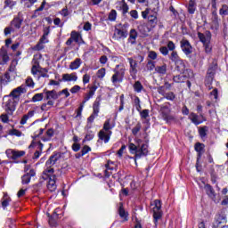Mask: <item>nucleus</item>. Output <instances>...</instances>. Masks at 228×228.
Returning <instances> with one entry per match:
<instances>
[{"mask_svg":"<svg viewBox=\"0 0 228 228\" xmlns=\"http://www.w3.org/2000/svg\"><path fill=\"white\" fill-rule=\"evenodd\" d=\"M143 141L142 139H136L135 144L133 142H130L128 144V151L130 154H134V157H128L129 159H134L135 165L136 159H141V158H145V156H149V140H146V142L143 143Z\"/></svg>","mask_w":228,"mask_h":228,"instance_id":"obj_1","label":"nucleus"},{"mask_svg":"<svg viewBox=\"0 0 228 228\" xmlns=\"http://www.w3.org/2000/svg\"><path fill=\"white\" fill-rule=\"evenodd\" d=\"M61 158V153L54 152L52 156H50L49 159L45 163L46 169L44 170V175H53L54 174L53 165H56V161Z\"/></svg>","mask_w":228,"mask_h":228,"instance_id":"obj_2","label":"nucleus"},{"mask_svg":"<svg viewBox=\"0 0 228 228\" xmlns=\"http://www.w3.org/2000/svg\"><path fill=\"white\" fill-rule=\"evenodd\" d=\"M160 117L167 122V124H170V122H174L175 120V117L171 115L172 110L170 109V103H166L164 105H160Z\"/></svg>","mask_w":228,"mask_h":228,"instance_id":"obj_3","label":"nucleus"},{"mask_svg":"<svg viewBox=\"0 0 228 228\" xmlns=\"http://www.w3.org/2000/svg\"><path fill=\"white\" fill-rule=\"evenodd\" d=\"M127 28H129V24H118L114 30V40H121V38H127Z\"/></svg>","mask_w":228,"mask_h":228,"instance_id":"obj_4","label":"nucleus"},{"mask_svg":"<svg viewBox=\"0 0 228 228\" xmlns=\"http://www.w3.org/2000/svg\"><path fill=\"white\" fill-rule=\"evenodd\" d=\"M120 65H117L113 69L114 74L111 77V81L113 85H117V83H122L124 81V76H126V69L124 67L120 68Z\"/></svg>","mask_w":228,"mask_h":228,"instance_id":"obj_5","label":"nucleus"},{"mask_svg":"<svg viewBox=\"0 0 228 228\" xmlns=\"http://www.w3.org/2000/svg\"><path fill=\"white\" fill-rule=\"evenodd\" d=\"M152 208V213H153V218H154V224L155 225L158 224V221L161 220V217L163 216V211L161 210V201L159 200H155Z\"/></svg>","mask_w":228,"mask_h":228,"instance_id":"obj_6","label":"nucleus"},{"mask_svg":"<svg viewBox=\"0 0 228 228\" xmlns=\"http://www.w3.org/2000/svg\"><path fill=\"white\" fill-rule=\"evenodd\" d=\"M101 96H98L93 105V114L87 118V122H90L92 124L94 120H95L96 117H99V110L101 108Z\"/></svg>","mask_w":228,"mask_h":228,"instance_id":"obj_7","label":"nucleus"},{"mask_svg":"<svg viewBox=\"0 0 228 228\" xmlns=\"http://www.w3.org/2000/svg\"><path fill=\"white\" fill-rule=\"evenodd\" d=\"M26 92H28V87H26V85H21L17 88H14L11 92L10 96L19 102L20 101V95L26 94Z\"/></svg>","mask_w":228,"mask_h":228,"instance_id":"obj_8","label":"nucleus"},{"mask_svg":"<svg viewBox=\"0 0 228 228\" xmlns=\"http://www.w3.org/2000/svg\"><path fill=\"white\" fill-rule=\"evenodd\" d=\"M28 149H37L35 153L33 159H38L42 156V151H44V144L41 142H32L28 146Z\"/></svg>","mask_w":228,"mask_h":228,"instance_id":"obj_9","label":"nucleus"},{"mask_svg":"<svg viewBox=\"0 0 228 228\" xmlns=\"http://www.w3.org/2000/svg\"><path fill=\"white\" fill-rule=\"evenodd\" d=\"M5 154L9 159H19V158H22L26 154V151L8 149L5 151Z\"/></svg>","mask_w":228,"mask_h":228,"instance_id":"obj_10","label":"nucleus"},{"mask_svg":"<svg viewBox=\"0 0 228 228\" xmlns=\"http://www.w3.org/2000/svg\"><path fill=\"white\" fill-rule=\"evenodd\" d=\"M127 60L130 65V76H132L133 79H136V74L138 73V61H134L133 58H127Z\"/></svg>","mask_w":228,"mask_h":228,"instance_id":"obj_11","label":"nucleus"},{"mask_svg":"<svg viewBox=\"0 0 228 228\" xmlns=\"http://www.w3.org/2000/svg\"><path fill=\"white\" fill-rule=\"evenodd\" d=\"M181 49L188 56L189 54H191L193 53V47H191V45L190 44V41L186 39H183L181 42Z\"/></svg>","mask_w":228,"mask_h":228,"instance_id":"obj_12","label":"nucleus"},{"mask_svg":"<svg viewBox=\"0 0 228 228\" xmlns=\"http://www.w3.org/2000/svg\"><path fill=\"white\" fill-rule=\"evenodd\" d=\"M17 104H19V102L14 98L8 100L5 104V111H7V113H13L15 108H17Z\"/></svg>","mask_w":228,"mask_h":228,"instance_id":"obj_13","label":"nucleus"},{"mask_svg":"<svg viewBox=\"0 0 228 228\" xmlns=\"http://www.w3.org/2000/svg\"><path fill=\"white\" fill-rule=\"evenodd\" d=\"M10 61V56L8 55V50L2 46L0 49V65H6Z\"/></svg>","mask_w":228,"mask_h":228,"instance_id":"obj_14","label":"nucleus"},{"mask_svg":"<svg viewBox=\"0 0 228 228\" xmlns=\"http://www.w3.org/2000/svg\"><path fill=\"white\" fill-rule=\"evenodd\" d=\"M112 134H113V132H108L106 130L102 129L98 133V138L99 140H102V142H104V143H108Z\"/></svg>","mask_w":228,"mask_h":228,"instance_id":"obj_15","label":"nucleus"},{"mask_svg":"<svg viewBox=\"0 0 228 228\" xmlns=\"http://www.w3.org/2000/svg\"><path fill=\"white\" fill-rule=\"evenodd\" d=\"M198 38L203 43V45L211 42V32L207 30L205 33L199 32Z\"/></svg>","mask_w":228,"mask_h":228,"instance_id":"obj_16","label":"nucleus"},{"mask_svg":"<svg viewBox=\"0 0 228 228\" xmlns=\"http://www.w3.org/2000/svg\"><path fill=\"white\" fill-rule=\"evenodd\" d=\"M46 177H48L49 181H48V184H47V189L49 190V191H56V175H46Z\"/></svg>","mask_w":228,"mask_h":228,"instance_id":"obj_17","label":"nucleus"},{"mask_svg":"<svg viewBox=\"0 0 228 228\" xmlns=\"http://www.w3.org/2000/svg\"><path fill=\"white\" fill-rule=\"evenodd\" d=\"M22 22H24V20L19 16H15L12 20L10 22V25L15 31L17 29H20L22 27Z\"/></svg>","mask_w":228,"mask_h":228,"instance_id":"obj_18","label":"nucleus"},{"mask_svg":"<svg viewBox=\"0 0 228 228\" xmlns=\"http://www.w3.org/2000/svg\"><path fill=\"white\" fill-rule=\"evenodd\" d=\"M35 175H37L35 169H30L27 174L21 176V183L29 184V183H31V177H35Z\"/></svg>","mask_w":228,"mask_h":228,"instance_id":"obj_19","label":"nucleus"},{"mask_svg":"<svg viewBox=\"0 0 228 228\" xmlns=\"http://www.w3.org/2000/svg\"><path fill=\"white\" fill-rule=\"evenodd\" d=\"M227 223V216L225 214H219L216 216V221L213 224L214 228H220V224Z\"/></svg>","mask_w":228,"mask_h":228,"instance_id":"obj_20","label":"nucleus"},{"mask_svg":"<svg viewBox=\"0 0 228 228\" xmlns=\"http://www.w3.org/2000/svg\"><path fill=\"white\" fill-rule=\"evenodd\" d=\"M189 118L195 126H199L202 124V122H206V120H204V118H202L200 115H197L195 112H191Z\"/></svg>","mask_w":228,"mask_h":228,"instance_id":"obj_21","label":"nucleus"},{"mask_svg":"<svg viewBox=\"0 0 228 228\" xmlns=\"http://www.w3.org/2000/svg\"><path fill=\"white\" fill-rule=\"evenodd\" d=\"M211 20V29H216V31H218V28H220V22L218 21V14L216 13V11L212 12Z\"/></svg>","mask_w":228,"mask_h":228,"instance_id":"obj_22","label":"nucleus"},{"mask_svg":"<svg viewBox=\"0 0 228 228\" xmlns=\"http://www.w3.org/2000/svg\"><path fill=\"white\" fill-rule=\"evenodd\" d=\"M117 10L122 11L123 15H126L129 12V5L126 3V0H121L117 3Z\"/></svg>","mask_w":228,"mask_h":228,"instance_id":"obj_23","label":"nucleus"},{"mask_svg":"<svg viewBox=\"0 0 228 228\" xmlns=\"http://www.w3.org/2000/svg\"><path fill=\"white\" fill-rule=\"evenodd\" d=\"M204 143H200V142H197L194 146V149L196 151V152H198V158H197V165H199V160L200 159V158H202V154L204 153Z\"/></svg>","mask_w":228,"mask_h":228,"instance_id":"obj_24","label":"nucleus"},{"mask_svg":"<svg viewBox=\"0 0 228 228\" xmlns=\"http://www.w3.org/2000/svg\"><path fill=\"white\" fill-rule=\"evenodd\" d=\"M205 191L207 195H208V197L212 199V200H214V202L216 201V193L215 192V189H213V186H211L210 184L205 185Z\"/></svg>","mask_w":228,"mask_h":228,"instance_id":"obj_25","label":"nucleus"},{"mask_svg":"<svg viewBox=\"0 0 228 228\" xmlns=\"http://www.w3.org/2000/svg\"><path fill=\"white\" fill-rule=\"evenodd\" d=\"M170 88H172V85H170L168 82H166L164 86H159L157 88V92L159 94V95L164 97L167 94V90H170Z\"/></svg>","mask_w":228,"mask_h":228,"instance_id":"obj_26","label":"nucleus"},{"mask_svg":"<svg viewBox=\"0 0 228 228\" xmlns=\"http://www.w3.org/2000/svg\"><path fill=\"white\" fill-rule=\"evenodd\" d=\"M97 90L96 86H93L90 88L89 93H87L85 97L84 100L82 102V104L85 106V104H86V102H88L89 99H92V97H94V95H95V91Z\"/></svg>","mask_w":228,"mask_h":228,"instance_id":"obj_27","label":"nucleus"},{"mask_svg":"<svg viewBox=\"0 0 228 228\" xmlns=\"http://www.w3.org/2000/svg\"><path fill=\"white\" fill-rule=\"evenodd\" d=\"M139 32L142 35V37H148L149 33H151V28L145 23L138 26Z\"/></svg>","mask_w":228,"mask_h":228,"instance_id":"obj_28","label":"nucleus"},{"mask_svg":"<svg viewBox=\"0 0 228 228\" xmlns=\"http://www.w3.org/2000/svg\"><path fill=\"white\" fill-rule=\"evenodd\" d=\"M45 99L46 101H51L53 99V101H56L58 97H60L59 93L56 92V90H52V91H46L45 92Z\"/></svg>","mask_w":228,"mask_h":228,"instance_id":"obj_29","label":"nucleus"},{"mask_svg":"<svg viewBox=\"0 0 228 228\" xmlns=\"http://www.w3.org/2000/svg\"><path fill=\"white\" fill-rule=\"evenodd\" d=\"M70 37L76 44H81V42H83V37L81 36V34L79 32H77L76 30L71 31Z\"/></svg>","mask_w":228,"mask_h":228,"instance_id":"obj_30","label":"nucleus"},{"mask_svg":"<svg viewBox=\"0 0 228 228\" xmlns=\"http://www.w3.org/2000/svg\"><path fill=\"white\" fill-rule=\"evenodd\" d=\"M70 37L76 44H81V42H83V37L81 36V34L79 32H77L76 30L71 31Z\"/></svg>","mask_w":228,"mask_h":228,"instance_id":"obj_31","label":"nucleus"},{"mask_svg":"<svg viewBox=\"0 0 228 228\" xmlns=\"http://www.w3.org/2000/svg\"><path fill=\"white\" fill-rule=\"evenodd\" d=\"M60 81H64V82H67V81H77V75L76 73H71V74L66 73V74H63L62 75V79L60 80Z\"/></svg>","mask_w":228,"mask_h":228,"instance_id":"obj_32","label":"nucleus"},{"mask_svg":"<svg viewBox=\"0 0 228 228\" xmlns=\"http://www.w3.org/2000/svg\"><path fill=\"white\" fill-rule=\"evenodd\" d=\"M42 72H49V69L46 68H42L40 66H32L31 74L37 76V74H42Z\"/></svg>","mask_w":228,"mask_h":228,"instance_id":"obj_33","label":"nucleus"},{"mask_svg":"<svg viewBox=\"0 0 228 228\" xmlns=\"http://www.w3.org/2000/svg\"><path fill=\"white\" fill-rule=\"evenodd\" d=\"M10 73L5 72L4 75H0V85L1 86H6L10 83Z\"/></svg>","mask_w":228,"mask_h":228,"instance_id":"obj_34","label":"nucleus"},{"mask_svg":"<svg viewBox=\"0 0 228 228\" xmlns=\"http://www.w3.org/2000/svg\"><path fill=\"white\" fill-rule=\"evenodd\" d=\"M118 213L120 216V218L123 219V222H127V213H126V209H124V204L119 203V208L118 210Z\"/></svg>","mask_w":228,"mask_h":228,"instance_id":"obj_35","label":"nucleus"},{"mask_svg":"<svg viewBox=\"0 0 228 228\" xmlns=\"http://www.w3.org/2000/svg\"><path fill=\"white\" fill-rule=\"evenodd\" d=\"M81 63H83V61H81V59H79V58L75 59L69 64L70 70H77V69H79V67H81Z\"/></svg>","mask_w":228,"mask_h":228,"instance_id":"obj_36","label":"nucleus"},{"mask_svg":"<svg viewBox=\"0 0 228 228\" xmlns=\"http://www.w3.org/2000/svg\"><path fill=\"white\" fill-rule=\"evenodd\" d=\"M136 38H138V32L134 28L130 30V36L128 41L130 44L134 45L136 44Z\"/></svg>","mask_w":228,"mask_h":228,"instance_id":"obj_37","label":"nucleus"},{"mask_svg":"<svg viewBox=\"0 0 228 228\" xmlns=\"http://www.w3.org/2000/svg\"><path fill=\"white\" fill-rule=\"evenodd\" d=\"M175 65L176 70H178V72H183L186 69L184 61H183L182 59H180L178 61L175 62Z\"/></svg>","mask_w":228,"mask_h":228,"instance_id":"obj_38","label":"nucleus"},{"mask_svg":"<svg viewBox=\"0 0 228 228\" xmlns=\"http://www.w3.org/2000/svg\"><path fill=\"white\" fill-rule=\"evenodd\" d=\"M113 127H115V125H111V119H107L104 122L103 127L102 128V130L108 131V132H112L111 129H113Z\"/></svg>","mask_w":228,"mask_h":228,"instance_id":"obj_39","label":"nucleus"},{"mask_svg":"<svg viewBox=\"0 0 228 228\" xmlns=\"http://www.w3.org/2000/svg\"><path fill=\"white\" fill-rule=\"evenodd\" d=\"M40 60H42V54H35L32 60V66L40 67Z\"/></svg>","mask_w":228,"mask_h":228,"instance_id":"obj_40","label":"nucleus"},{"mask_svg":"<svg viewBox=\"0 0 228 228\" xmlns=\"http://www.w3.org/2000/svg\"><path fill=\"white\" fill-rule=\"evenodd\" d=\"M4 10H6L7 8L13 10V6H15V4H17V2L13 1V0H4Z\"/></svg>","mask_w":228,"mask_h":228,"instance_id":"obj_41","label":"nucleus"},{"mask_svg":"<svg viewBox=\"0 0 228 228\" xmlns=\"http://www.w3.org/2000/svg\"><path fill=\"white\" fill-rule=\"evenodd\" d=\"M155 71L161 76H165V74H167V64H163L162 66H157L155 68Z\"/></svg>","mask_w":228,"mask_h":228,"instance_id":"obj_42","label":"nucleus"},{"mask_svg":"<svg viewBox=\"0 0 228 228\" xmlns=\"http://www.w3.org/2000/svg\"><path fill=\"white\" fill-rule=\"evenodd\" d=\"M216 69H217L216 65L209 67L208 71H207L206 76L215 78V74H216Z\"/></svg>","mask_w":228,"mask_h":228,"instance_id":"obj_43","label":"nucleus"},{"mask_svg":"<svg viewBox=\"0 0 228 228\" xmlns=\"http://www.w3.org/2000/svg\"><path fill=\"white\" fill-rule=\"evenodd\" d=\"M182 74H183V77H188L189 79H191L195 77V75L193 74V70L191 69H185L184 70L182 71Z\"/></svg>","mask_w":228,"mask_h":228,"instance_id":"obj_44","label":"nucleus"},{"mask_svg":"<svg viewBox=\"0 0 228 228\" xmlns=\"http://www.w3.org/2000/svg\"><path fill=\"white\" fill-rule=\"evenodd\" d=\"M134 90L136 92V94H142V91L143 90V85H142V82L135 81L134 84Z\"/></svg>","mask_w":228,"mask_h":228,"instance_id":"obj_45","label":"nucleus"},{"mask_svg":"<svg viewBox=\"0 0 228 228\" xmlns=\"http://www.w3.org/2000/svg\"><path fill=\"white\" fill-rule=\"evenodd\" d=\"M208 131H209V127L208 126H201L199 128V134L200 138H206L208 136Z\"/></svg>","mask_w":228,"mask_h":228,"instance_id":"obj_46","label":"nucleus"},{"mask_svg":"<svg viewBox=\"0 0 228 228\" xmlns=\"http://www.w3.org/2000/svg\"><path fill=\"white\" fill-rule=\"evenodd\" d=\"M215 78H213V77H208L206 75L205 77V86H207V88H208V90H213V86H211V85H213V80Z\"/></svg>","mask_w":228,"mask_h":228,"instance_id":"obj_47","label":"nucleus"},{"mask_svg":"<svg viewBox=\"0 0 228 228\" xmlns=\"http://www.w3.org/2000/svg\"><path fill=\"white\" fill-rule=\"evenodd\" d=\"M195 0H190L188 4V12L191 13V15H193L195 13Z\"/></svg>","mask_w":228,"mask_h":228,"instance_id":"obj_48","label":"nucleus"},{"mask_svg":"<svg viewBox=\"0 0 228 228\" xmlns=\"http://www.w3.org/2000/svg\"><path fill=\"white\" fill-rule=\"evenodd\" d=\"M169 60L175 63L176 61H179L181 60V57H179V53H177V52L173 51L171 53V55L169 56Z\"/></svg>","mask_w":228,"mask_h":228,"instance_id":"obj_49","label":"nucleus"},{"mask_svg":"<svg viewBox=\"0 0 228 228\" xmlns=\"http://www.w3.org/2000/svg\"><path fill=\"white\" fill-rule=\"evenodd\" d=\"M10 202H12V199H10L8 196H4L2 199V208L6 209V208H8L10 205Z\"/></svg>","mask_w":228,"mask_h":228,"instance_id":"obj_50","label":"nucleus"},{"mask_svg":"<svg viewBox=\"0 0 228 228\" xmlns=\"http://www.w3.org/2000/svg\"><path fill=\"white\" fill-rule=\"evenodd\" d=\"M141 129H142V123L139 122L132 129V134H134V136H136V134H138V133H140Z\"/></svg>","mask_w":228,"mask_h":228,"instance_id":"obj_51","label":"nucleus"},{"mask_svg":"<svg viewBox=\"0 0 228 228\" xmlns=\"http://www.w3.org/2000/svg\"><path fill=\"white\" fill-rule=\"evenodd\" d=\"M185 79L183 75H177L173 77L174 83H184Z\"/></svg>","mask_w":228,"mask_h":228,"instance_id":"obj_52","label":"nucleus"},{"mask_svg":"<svg viewBox=\"0 0 228 228\" xmlns=\"http://www.w3.org/2000/svg\"><path fill=\"white\" fill-rule=\"evenodd\" d=\"M109 20H110L111 22H114V20H117V11L112 9L110 11V12L109 13V17H108Z\"/></svg>","mask_w":228,"mask_h":228,"instance_id":"obj_53","label":"nucleus"},{"mask_svg":"<svg viewBox=\"0 0 228 228\" xmlns=\"http://www.w3.org/2000/svg\"><path fill=\"white\" fill-rule=\"evenodd\" d=\"M94 136H95V134H94V132L87 131L83 142H90V140H94Z\"/></svg>","mask_w":228,"mask_h":228,"instance_id":"obj_54","label":"nucleus"},{"mask_svg":"<svg viewBox=\"0 0 228 228\" xmlns=\"http://www.w3.org/2000/svg\"><path fill=\"white\" fill-rule=\"evenodd\" d=\"M44 99V94L40 93V94H36L33 97H32V102H38L40 101H42Z\"/></svg>","mask_w":228,"mask_h":228,"instance_id":"obj_55","label":"nucleus"},{"mask_svg":"<svg viewBox=\"0 0 228 228\" xmlns=\"http://www.w3.org/2000/svg\"><path fill=\"white\" fill-rule=\"evenodd\" d=\"M219 14L222 16L228 15V5L223 4L222 8L219 10Z\"/></svg>","mask_w":228,"mask_h":228,"instance_id":"obj_56","label":"nucleus"},{"mask_svg":"<svg viewBox=\"0 0 228 228\" xmlns=\"http://www.w3.org/2000/svg\"><path fill=\"white\" fill-rule=\"evenodd\" d=\"M12 33H15V30L10 25L4 29V37H8V35H12Z\"/></svg>","mask_w":228,"mask_h":228,"instance_id":"obj_57","label":"nucleus"},{"mask_svg":"<svg viewBox=\"0 0 228 228\" xmlns=\"http://www.w3.org/2000/svg\"><path fill=\"white\" fill-rule=\"evenodd\" d=\"M97 77L99 79H102V77H104L106 76V69L104 68H102L100 69L98 71H97V74H96Z\"/></svg>","mask_w":228,"mask_h":228,"instance_id":"obj_58","label":"nucleus"},{"mask_svg":"<svg viewBox=\"0 0 228 228\" xmlns=\"http://www.w3.org/2000/svg\"><path fill=\"white\" fill-rule=\"evenodd\" d=\"M164 99H167V101H175V94H174V92H168L164 96Z\"/></svg>","mask_w":228,"mask_h":228,"instance_id":"obj_59","label":"nucleus"},{"mask_svg":"<svg viewBox=\"0 0 228 228\" xmlns=\"http://www.w3.org/2000/svg\"><path fill=\"white\" fill-rule=\"evenodd\" d=\"M59 13L62 17H69L70 15V12H69V7L67 6H65L61 11H60Z\"/></svg>","mask_w":228,"mask_h":228,"instance_id":"obj_60","label":"nucleus"},{"mask_svg":"<svg viewBox=\"0 0 228 228\" xmlns=\"http://www.w3.org/2000/svg\"><path fill=\"white\" fill-rule=\"evenodd\" d=\"M205 47V53L207 54H211V52L213 51V46L211 45V42L207 43L205 45H203Z\"/></svg>","mask_w":228,"mask_h":228,"instance_id":"obj_61","label":"nucleus"},{"mask_svg":"<svg viewBox=\"0 0 228 228\" xmlns=\"http://www.w3.org/2000/svg\"><path fill=\"white\" fill-rule=\"evenodd\" d=\"M146 67L148 70H154L156 69V61H149Z\"/></svg>","mask_w":228,"mask_h":228,"instance_id":"obj_62","label":"nucleus"},{"mask_svg":"<svg viewBox=\"0 0 228 228\" xmlns=\"http://www.w3.org/2000/svg\"><path fill=\"white\" fill-rule=\"evenodd\" d=\"M9 134L12 136H22V132L20 130L12 129L9 131Z\"/></svg>","mask_w":228,"mask_h":228,"instance_id":"obj_63","label":"nucleus"},{"mask_svg":"<svg viewBox=\"0 0 228 228\" xmlns=\"http://www.w3.org/2000/svg\"><path fill=\"white\" fill-rule=\"evenodd\" d=\"M26 87L28 86L30 88H33V86H35V82H33V78H31L30 77H28L26 81Z\"/></svg>","mask_w":228,"mask_h":228,"instance_id":"obj_64","label":"nucleus"}]
</instances>
